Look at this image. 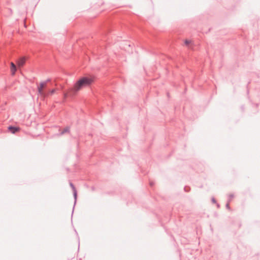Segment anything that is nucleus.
<instances>
[{"label":"nucleus","instance_id":"obj_1","mask_svg":"<svg viewBox=\"0 0 260 260\" xmlns=\"http://www.w3.org/2000/svg\"><path fill=\"white\" fill-rule=\"evenodd\" d=\"M94 82V77L92 76H84L81 77L77 81L73 88L69 90L68 93L64 94V96L73 95L82 88L89 86Z\"/></svg>","mask_w":260,"mask_h":260},{"label":"nucleus","instance_id":"obj_2","mask_svg":"<svg viewBox=\"0 0 260 260\" xmlns=\"http://www.w3.org/2000/svg\"><path fill=\"white\" fill-rule=\"evenodd\" d=\"M46 82H42L38 86V92L40 94H41L42 95H44L43 89L46 87Z\"/></svg>","mask_w":260,"mask_h":260},{"label":"nucleus","instance_id":"obj_3","mask_svg":"<svg viewBox=\"0 0 260 260\" xmlns=\"http://www.w3.org/2000/svg\"><path fill=\"white\" fill-rule=\"evenodd\" d=\"M26 58L25 57H22L18 59L17 61V64L19 68L22 67L24 66L26 61Z\"/></svg>","mask_w":260,"mask_h":260},{"label":"nucleus","instance_id":"obj_4","mask_svg":"<svg viewBox=\"0 0 260 260\" xmlns=\"http://www.w3.org/2000/svg\"><path fill=\"white\" fill-rule=\"evenodd\" d=\"M8 130L12 134H15L16 133L19 132L20 128L19 127L10 126L8 127Z\"/></svg>","mask_w":260,"mask_h":260},{"label":"nucleus","instance_id":"obj_5","mask_svg":"<svg viewBox=\"0 0 260 260\" xmlns=\"http://www.w3.org/2000/svg\"><path fill=\"white\" fill-rule=\"evenodd\" d=\"M16 71V67L15 64L11 62V72L12 73V74L14 75L15 74V72Z\"/></svg>","mask_w":260,"mask_h":260},{"label":"nucleus","instance_id":"obj_6","mask_svg":"<svg viewBox=\"0 0 260 260\" xmlns=\"http://www.w3.org/2000/svg\"><path fill=\"white\" fill-rule=\"evenodd\" d=\"M184 43L186 45H188L189 44L191 43V41L190 40H185Z\"/></svg>","mask_w":260,"mask_h":260},{"label":"nucleus","instance_id":"obj_7","mask_svg":"<svg viewBox=\"0 0 260 260\" xmlns=\"http://www.w3.org/2000/svg\"><path fill=\"white\" fill-rule=\"evenodd\" d=\"M69 131V129L68 128H66L63 130V131L61 133V134H63L65 132H67Z\"/></svg>","mask_w":260,"mask_h":260},{"label":"nucleus","instance_id":"obj_8","mask_svg":"<svg viewBox=\"0 0 260 260\" xmlns=\"http://www.w3.org/2000/svg\"><path fill=\"white\" fill-rule=\"evenodd\" d=\"M54 92H55V89H52V90H51L50 91V93H51V94H53V93H54Z\"/></svg>","mask_w":260,"mask_h":260},{"label":"nucleus","instance_id":"obj_9","mask_svg":"<svg viewBox=\"0 0 260 260\" xmlns=\"http://www.w3.org/2000/svg\"><path fill=\"white\" fill-rule=\"evenodd\" d=\"M74 196H75V198H76V196H77V193H76V192L75 191V192H74Z\"/></svg>","mask_w":260,"mask_h":260}]
</instances>
